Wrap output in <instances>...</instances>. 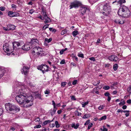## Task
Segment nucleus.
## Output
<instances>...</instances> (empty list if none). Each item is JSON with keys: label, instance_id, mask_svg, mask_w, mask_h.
I'll return each instance as SVG.
<instances>
[{"label": "nucleus", "instance_id": "obj_1", "mask_svg": "<svg viewBox=\"0 0 131 131\" xmlns=\"http://www.w3.org/2000/svg\"><path fill=\"white\" fill-rule=\"evenodd\" d=\"M20 86H15L14 92L17 95L15 99L20 105H23L24 107H30L33 104V96H29L28 94L24 92L25 89L23 91Z\"/></svg>", "mask_w": 131, "mask_h": 131}, {"label": "nucleus", "instance_id": "obj_2", "mask_svg": "<svg viewBox=\"0 0 131 131\" xmlns=\"http://www.w3.org/2000/svg\"><path fill=\"white\" fill-rule=\"evenodd\" d=\"M20 86H15L14 92L17 95L15 99L20 105H23L24 107H30L33 104V96H29L28 94L24 92L25 89L23 91Z\"/></svg>", "mask_w": 131, "mask_h": 131}, {"label": "nucleus", "instance_id": "obj_3", "mask_svg": "<svg viewBox=\"0 0 131 131\" xmlns=\"http://www.w3.org/2000/svg\"><path fill=\"white\" fill-rule=\"evenodd\" d=\"M13 49H12L9 46L8 43L4 44L3 46V48L4 51L7 53V55L8 56L13 55L15 54L14 52L13 53L14 51V50H15L17 46L19 47L20 45V43L17 42H15L13 43Z\"/></svg>", "mask_w": 131, "mask_h": 131}, {"label": "nucleus", "instance_id": "obj_4", "mask_svg": "<svg viewBox=\"0 0 131 131\" xmlns=\"http://www.w3.org/2000/svg\"><path fill=\"white\" fill-rule=\"evenodd\" d=\"M118 14L120 16L124 18L128 17L130 15V12L128 8L124 5L120 6Z\"/></svg>", "mask_w": 131, "mask_h": 131}, {"label": "nucleus", "instance_id": "obj_5", "mask_svg": "<svg viewBox=\"0 0 131 131\" xmlns=\"http://www.w3.org/2000/svg\"><path fill=\"white\" fill-rule=\"evenodd\" d=\"M99 10L104 11L102 12V13L105 16H107L111 12V7L107 4L105 5L103 3L99 4L98 6Z\"/></svg>", "mask_w": 131, "mask_h": 131}, {"label": "nucleus", "instance_id": "obj_6", "mask_svg": "<svg viewBox=\"0 0 131 131\" xmlns=\"http://www.w3.org/2000/svg\"><path fill=\"white\" fill-rule=\"evenodd\" d=\"M5 105L6 110L8 111L9 110L10 111H13L14 113H16L20 110V108L19 107L9 103L6 104Z\"/></svg>", "mask_w": 131, "mask_h": 131}, {"label": "nucleus", "instance_id": "obj_7", "mask_svg": "<svg viewBox=\"0 0 131 131\" xmlns=\"http://www.w3.org/2000/svg\"><path fill=\"white\" fill-rule=\"evenodd\" d=\"M43 49L39 47H34L32 50V53L34 55H39L42 52Z\"/></svg>", "mask_w": 131, "mask_h": 131}, {"label": "nucleus", "instance_id": "obj_8", "mask_svg": "<svg viewBox=\"0 0 131 131\" xmlns=\"http://www.w3.org/2000/svg\"><path fill=\"white\" fill-rule=\"evenodd\" d=\"M87 10H89V8L87 7V6H81L80 8V15L81 17L83 18H85V16H84L83 17H82L85 14V13Z\"/></svg>", "mask_w": 131, "mask_h": 131}, {"label": "nucleus", "instance_id": "obj_9", "mask_svg": "<svg viewBox=\"0 0 131 131\" xmlns=\"http://www.w3.org/2000/svg\"><path fill=\"white\" fill-rule=\"evenodd\" d=\"M81 5V3L80 2L78 1H74L71 3L69 7L70 9L73 8H78Z\"/></svg>", "mask_w": 131, "mask_h": 131}, {"label": "nucleus", "instance_id": "obj_10", "mask_svg": "<svg viewBox=\"0 0 131 131\" xmlns=\"http://www.w3.org/2000/svg\"><path fill=\"white\" fill-rule=\"evenodd\" d=\"M48 66L46 65H42L38 66L37 69L42 71L43 73L48 71Z\"/></svg>", "mask_w": 131, "mask_h": 131}, {"label": "nucleus", "instance_id": "obj_11", "mask_svg": "<svg viewBox=\"0 0 131 131\" xmlns=\"http://www.w3.org/2000/svg\"><path fill=\"white\" fill-rule=\"evenodd\" d=\"M31 44L30 42H26L22 47V49L25 50H29L31 47Z\"/></svg>", "mask_w": 131, "mask_h": 131}, {"label": "nucleus", "instance_id": "obj_12", "mask_svg": "<svg viewBox=\"0 0 131 131\" xmlns=\"http://www.w3.org/2000/svg\"><path fill=\"white\" fill-rule=\"evenodd\" d=\"M41 14L42 16H43V17L44 18V19H45V20L44 21L45 23H48L51 22V20L50 18L48 17L46 14V13H43Z\"/></svg>", "mask_w": 131, "mask_h": 131}, {"label": "nucleus", "instance_id": "obj_13", "mask_svg": "<svg viewBox=\"0 0 131 131\" xmlns=\"http://www.w3.org/2000/svg\"><path fill=\"white\" fill-rule=\"evenodd\" d=\"M108 59L112 61H116L118 59L117 56L115 55H111L108 57Z\"/></svg>", "mask_w": 131, "mask_h": 131}, {"label": "nucleus", "instance_id": "obj_14", "mask_svg": "<svg viewBox=\"0 0 131 131\" xmlns=\"http://www.w3.org/2000/svg\"><path fill=\"white\" fill-rule=\"evenodd\" d=\"M29 68L27 66H24L23 69L21 70L22 74H24L25 75H26L28 72Z\"/></svg>", "mask_w": 131, "mask_h": 131}, {"label": "nucleus", "instance_id": "obj_15", "mask_svg": "<svg viewBox=\"0 0 131 131\" xmlns=\"http://www.w3.org/2000/svg\"><path fill=\"white\" fill-rule=\"evenodd\" d=\"M5 71V70L3 67H0V79L3 76Z\"/></svg>", "mask_w": 131, "mask_h": 131}, {"label": "nucleus", "instance_id": "obj_16", "mask_svg": "<svg viewBox=\"0 0 131 131\" xmlns=\"http://www.w3.org/2000/svg\"><path fill=\"white\" fill-rule=\"evenodd\" d=\"M18 14L16 12H10L8 14V16L10 17H13L15 16L18 15Z\"/></svg>", "mask_w": 131, "mask_h": 131}, {"label": "nucleus", "instance_id": "obj_17", "mask_svg": "<svg viewBox=\"0 0 131 131\" xmlns=\"http://www.w3.org/2000/svg\"><path fill=\"white\" fill-rule=\"evenodd\" d=\"M125 2V0H116L115 2H113V4L115 3H117V4H121L122 3H124Z\"/></svg>", "mask_w": 131, "mask_h": 131}, {"label": "nucleus", "instance_id": "obj_18", "mask_svg": "<svg viewBox=\"0 0 131 131\" xmlns=\"http://www.w3.org/2000/svg\"><path fill=\"white\" fill-rule=\"evenodd\" d=\"M9 31L10 30H14L15 29V26L14 25L9 24L7 25Z\"/></svg>", "mask_w": 131, "mask_h": 131}, {"label": "nucleus", "instance_id": "obj_19", "mask_svg": "<svg viewBox=\"0 0 131 131\" xmlns=\"http://www.w3.org/2000/svg\"><path fill=\"white\" fill-rule=\"evenodd\" d=\"M115 22L116 23L121 24H123L124 23V21L122 19L119 20H115Z\"/></svg>", "mask_w": 131, "mask_h": 131}, {"label": "nucleus", "instance_id": "obj_20", "mask_svg": "<svg viewBox=\"0 0 131 131\" xmlns=\"http://www.w3.org/2000/svg\"><path fill=\"white\" fill-rule=\"evenodd\" d=\"M79 126V123H77L75 124V123H73L71 125V126L72 128H74L75 129H77Z\"/></svg>", "mask_w": 131, "mask_h": 131}, {"label": "nucleus", "instance_id": "obj_21", "mask_svg": "<svg viewBox=\"0 0 131 131\" xmlns=\"http://www.w3.org/2000/svg\"><path fill=\"white\" fill-rule=\"evenodd\" d=\"M74 114L75 116H80L81 115L82 113H79L77 110H76L74 112Z\"/></svg>", "mask_w": 131, "mask_h": 131}, {"label": "nucleus", "instance_id": "obj_22", "mask_svg": "<svg viewBox=\"0 0 131 131\" xmlns=\"http://www.w3.org/2000/svg\"><path fill=\"white\" fill-rule=\"evenodd\" d=\"M91 116V115L90 114H84L82 118L83 119H85Z\"/></svg>", "mask_w": 131, "mask_h": 131}, {"label": "nucleus", "instance_id": "obj_23", "mask_svg": "<svg viewBox=\"0 0 131 131\" xmlns=\"http://www.w3.org/2000/svg\"><path fill=\"white\" fill-rule=\"evenodd\" d=\"M100 83V81H96L93 82V85L95 86H96L99 85Z\"/></svg>", "mask_w": 131, "mask_h": 131}, {"label": "nucleus", "instance_id": "obj_24", "mask_svg": "<svg viewBox=\"0 0 131 131\" xmlns=\"http://www.w3.org/2000/svg\"><path fill=\"white\" fill-rule=\"evenodd\" d=\"M38 40L36 39H31L30 44H33L34 43H37Z\"/></svg>", "mask_w": 131, "mask_h": 131}, {"label": "nucleus", "instance_id": "obj_25", "mask_svg": "<svg viewBox=\"0 0 131 131\" xmlns=\"http://www.w3.org/2000/svg\"><path fill=\"white\" fill-rule=\"evenodd\" d=\"M89 103V102L88 101H87L85 102H82L81 104L82 107H85V106L88 104Z\"/></svg>", "mask_w": 131, "mask_h": 131}, {"label": "nucleus", "instance_id": "obj_26", "mask_svg": "<svg viewBox=\"0 0 131 131\" xmlns=\"http://www.w3.org/2000/svg\"><path fill=\"white\" fill-rule=\"evenodd\" d=\"M78 32L76 30L74 31L72 33V34L74 37H75L78 34H79Z\"/></svg>", "mask_w": 131, "mask_h": 131}, {"label": "nucleus", "instance_id": "obj_27", "mask_svg": "<svg viewBox=\"0 0 131 131\" xmlns=\"http://www.w3.org/2000/svg\"><path fill=\"white\" fill-rule=\"evenodd\" d=\"M50 122V120H48L46 121H44L43 124H42V125L43 126H44L45 125H46L48 123H49Z\"/></svg>", "mask_w": 131, "mask_h": 131}, {"label": "nucleus", "instance_id": "obj_28", "mask_svg": "<svg viewBox=\"0 0 131 131\" xmlns=\"http://www.w3.org/2000/svg\"><path fill=\"white\" fill-rule=\"evenodd\" d=\"M118 65L117 64H115L113 66V69L115 71L118 68Z\"/></svg>", "mask_w": 131, "mask_h": 131}, {"label": "nucleus", "instance_id": "obj_29", "mask_svg": "<svg viewBox=\"0 0 131 131\" xmlns=\"http://www.w3.org/2000/svg\"><path fill=\"white\" fill-rule=\"evenodd\" d=\"M52 40L51 38H49V39L47 38H46L45 39V42H47L48 43H49Z\"/></svg>", "mask_w": 131, "mask_h": 131}, {"label": "nucleus", "instance_id": "obj_30", "mask_svg": "<svg viewBox=\"0 0 131 131\" xmlns=\"http://www.w3.org/2000/svg\"><path fill=\"white\" fill-rule=\"evenodd\" d=\"M106 115L103 116L100 118L99 119V120L100 121L102 120H105L106 119Z\"/></svg>", "mask_w": 131, "mask_h": 131}, {"label": "nucleus", "instance_id": "obj_31", "mask_svg": "<svg viewBox=\"0 0 131 131\" xmlns=\"http://www.w3.org/2000/svg\"><path fill=\"white\" fill-rule=\"evenodd\" d=\"M67 48H65L64 49H62L60 52V54H63L64 52L65 51L67 50Z\"/></svg>", "mask_w": 131, "mask_h": 131}, {"label": "nucleus", "instance_id": "obj_32", "mask_svg": "<svg viewBox=\"0 0 131 131\" xmlns=\"http://www.w3.org/2000/svg\"><path fill=\"white\" fill-rule=\"evenodd\" d=\"M103 88L105 90H107L110 89V87L108 86L105 85L103 87Z\"/></svg>", "mask_w": 131, "mask_h": 131}, {"label": "nucleus", "instance_id": "obj_33", "mask_svg": "<svg viewBox=\"0 0 131 131\" xmlns=\"http://www.w3.org/2000/svg\"><path fill=\"white\" fill-rule=\"evenodd\" d=\"M67 32V30L66 29H65L64 30H62V31L61 32V34L62 35H63L64 34L66 33Z\"/></svg>", "mask_w": 131, "mask_h": 131}, {"label": "nucleus", "instance_id": "obj_34", "mask_svg": "<svg viewBox=\"0 0 131 131\" xmlns=\"http://www.w3.org/2000/svg\"><path fill=\"white\" fill-rule=\"evenodd\" d=\"M78 57H81L82 58H84V54L83 53H81V52L78 53Z\"/></svg>", "mask_w": 131, "mask_h": 131}, {"label": "nucleus", "instance_id": "obj_35", "mask_svg": "<svg viewBox=\"0 0 131 131\" xmlns=\"http://www.w3.org/2000/svg\"><path fill=\"white\" fill-rule=\"evenodd\" d=\"M55 124L56 125V128H58L60 126V125L57 121H56L55 122Z\"/></svg>", "mask_w": 131, "mask_h": 131}, {"label": "nucleus", "instance_id": "obj_36", "mask_svg": "<svg viewBox=\"0 0 131 131\" xmlns=\"http://www.w3.org/2000/svg\"><path fill=\"white\" fill-rule=\"evenodd\" d=\"M97 0H89V2L91 4H93V3L97 1Z\"/></svg>", "mask_w": 131, "mask_h": 131}, {"label": "nucleus", "instance_id": "obj_37", "mask_svg": "<svg viewBox=\"0 0 131 131\" xmlns=\"http://www.w3.org/2000/svg\"><path fill=\"white\" fill-rule=\"evenodd\" d=\"M67 84V82H62L61 83V85L62 87H64Z\"/></svg>", "mask_w": 131, "mask_h": 131}, {"label": "nucleus", "instance_id": "obj_38", "mask_svg": "<svg viewBox=\"0 0 131 131\" xmlns=\"http://www.w3.org/2000/svg\"><path fill=\"white\" fill-rule=\"evenodd\" d=\"M49 30L50 31L54 32H55L56 31V29H53L52 28H49Z\"/></svg>", "mask_w": 131, "mask_h": 131}, {"label": "nucleus", "instance_id": "obj_39", "mask_svg": "<svg viewBox=\"0 0 131 131\" xmlns=\"http://www.w3.org/2000/svg\"><path fill=\"white\" fill-rule=\"evenodd\" d=\"M44 92L45 94H48L50 93V92L48 89H47Z\"/></svg>", "mask_w": 131, "mask_h": 131}, {"label": "nucleus", "instance_id": "obj_40", "mask_svg": "<svg viewBox=\"0 0 131 131\" xmlns=\"http://www.w3.org/2000/svg\"><path fill=\"white\" fill-rule=\"evenodd\" d=\"M127 91L129 93H131V87L130 86L127 89Z\"/></svg>", "mask_w": 131, "mask_h": 131}, {"label": "nucleus", "instance_id": "obj_41", "mask_svg": "<svg viewBox=\"0 0 131 131\" xmlns=\"http://www.w3.org/2000/svg\"><path fill=\"white\" fill-rule=\"evenodd\" d=\"M71 99V100H76V99L75 98V96L74 95H72L71 96H70Z\"/></svg>", "mask_w": 131, "mask_h": 131}, {"label": "nucleus", "instance_id": "obj_42", "mask_svg": "<svg viewBox=\"0 0 131 131\" xmlns=\"http://www.w3.org/2000/svg\"><path fill=\"white\" fill-rule=\"evenodd\" d=\"M93 125V124L92 123H91L88 126V130Z\"/></svg>", "mask_w": 131, "mask_h": 131}, {"label": "nucleus", "instance_id": "obj_43", "mask_svg": "<svg viewBox=\"0 0 131 131\" xmlns=\"http://www.w3.org/2000/svg\"><path fill=\"white\" fill-rule=\"evenodd\" d=\"M41 127V125H38L35 126L34 128H40Z\"/></svg>", "mask_w": 131, "mask_h": 131}, {"label": "nucleus", "instance_id": "obj_44", "mask_svg": "<svg viewBox=\"0 0 131 131\" xmlns=\"http://www.w3.org/2000/svg\"><path fill=\"white\" fill-rule=\"evenodd\" d=\"M40 120V118L38 117L36 118L35 120V121L36 122H39Z\"/></svg>", "mask_w": 131, "mask_h": 131}, {"label": "nucleus", "instance_id": "obj_45", "mask_svg": "<svg viewBox=\"0 0 131 131\" xmlns=\"http://www.w3.org/2000/svg\"><path fill=\"white\" fill-rule=\"evenodd\" d=\"M65 63V60L64 59L62 60L60 62V64H64Z\"/></svg>", "mask_w": 131, "mask_h": 131}, {"label": "nucleus", "instance_id": "obj_46", "mask_svg": "<svg viewBox=\"0 0 131 131\" xmlns=\"http://www.w3.org/2000/svg\"><path fill=\"white\" fill-rule=\"evenodd\" d=\"M5 9V7H4L1 6L0 7V10L2 11H4Z\"/></svg>", "mask_w": 131, "mask_h": 131}, {"label": "nucleus", "instance_id": "obj_47", "mask_svg": "<svg viewBox=\"0 0 131 131\" xmlns=\"http://www.w3.org/2000/svg\"><path fill=\"white\" fill-rule=\"evenodd\" d=\"M125 103V102L124 101H122V100L121 101V102L119 103V105H123Z\"/></svg>", "mask_w": 131, "mask_h": 131}, {"label": "nucleus", "instance_id": "obj_48", "mask_svg": "<svg viewBox=\"0 0 131 131\" xmlns=\"http://www.w3.org/2000/svg\"><path fill=\"white\" fill-rule=\"evenodd\" d=\"M104 94L105 96H108V97L109 96V95H110V94L108 92L105 93H104Z\"/></svg>", "mask_w": 131, "mask_h": 131}, {"label": "nucleus", "instance_id": "obj_49", "mask_svg": "<svg viewBox=\"0 0 131 131\" xmlns=\"http://www.w3.org/2000/svg\"><path fill=\"white\" fill-rule=\"evenodd\" d=\"M89 59L90 60H92L93 61H95V58L94 57L90 58Z\"/></svg>", "mask_w": 131, "mask_h": 131}, {"label": "nucleus", "instance_id": "obj_50", "mask_svg": "<svg viewBox=\"0 0 131 131\" xmlns=\"http://www.w3.org/2000/svg\"><path fill=\"white\" fill-rule=\"evenodd\" d=\"M35 11L33 9H31L29 10V13L31 14H32Z\"/></svg>", "mask_w": 131, "mask_h": 131}, {"label": "nucleus", "instance_id": "obj_51", "mask_svg": "<svg viewBox=\"0 0 131 131\" xmlns=\"http://www.w3.org/2000/svg\"><path fill=\"white\" fill-rule=\"evenodd\" d=\"M48 25H46L44 26L43 27V28L45 30L46 29L48 28Z\"/></svg>", "mask_w": 131, "mask_h": 131}, {"label": "nucleus", "instance_id": "obj_52", "mask_svg": "<svg viewBox=\"0 0 131 131\" xmlns=\"http://www.w3.org/2000/svg\"><path fill=\"white\" fill-rule=\"evenodd\" d=\"M41 10H42L41 14L43 13H46L45 9V8H43L42 7V8Z\"/></svg>", "mask_w": 131, "mask_h": 131}, {"label": "nucleus", "instance_id": "obj_53", "mask_svg": "<svg viewBox=\"0 0 131 131\" xmlns=\"http://www.w3.org/2000/svg\"><path fill=\"white\" fill-rule=\"evenodd\" d=\"M103 105H100L99 107V109L100 110H101L103 108Z\"/></svg>", "mask_w": 131, "mask_h": 131}, {"label": "nucleus", "instance_id": "obj_54", "mask_svg": "<svg viewBox=\"0 0 131 131\" xmlns=\"http://www.w3.org/2000/svg\"><path fill=\"white\" fill-rule=\"evenodd\" d=\"M90 122V121L89 120H88L87 121H86V122L84 124V125H87Z\"/></svg>", "mask_w": 131, "mask_h": 131}, {"label": "nucleus", "instance_id": "obj_55", "mask_svg": "<svg viewBox=\"0 0 131 131\" xmlns=\"http://www.w3.org/2000/svg\"><path fill=\"white\" fill-rule=\"evenodd\" d=\"M77 80H75L73 82L72 84L73 85L76 84L77 83Z\"/></svg>", "mask_w": 131, "mask_h": 131}, {"label": "nucleus", "instance_id": "obj_56", "mask_svg": "<svg viewBox=\"0 0 131 131\" xmlns=\"http://www.w3.org/2000/svg\"><path fill=\"white\" fill-rule=\"evenodd\" d=\"M3 29L5 31H9L8 27H3Z\"/></svg>", "mask_w": 131, "mask_h": 131}, {"label": "nucleus", "instance_id": "obj_57", "mask_svg": "<svg viewBox=\"0 0 131 131\" xmlns=\"http://www.w3.org/2000/svg\"><path fill=\"white\" fill-rule=\"evenodd\" d=\"M3 112V110L0 107V116L2 114Z\"/></svg>", "mask_w": 131, "mask_h": 131}, {"label": "nucleus", "instance_id": "obj_58", "mask_svg": "<svg viewBox=\"0 0 131 131\" xmlns=\"http://www.w3.org/2000/svg\"><path fill=\"white\" fill-rule=\"evenodd\" d=\"M103 131H107V129L104 126H103Z\"/></svg>", "mask_w": 131, "mask_h": 131}, {"label": "nucleus", "instance_id": "obj_59", "mask_svg": "<svg viewBox=\"0 0 131 131\" xmlns=\"http://www.w3.org/2000/svg\"><path fill=\"white\" fill-rule=\"evenodd\" d=\"M38 18H40L41 20H43L44 19V18L43 17L41 16H38Z\"/></svg>", "mask_w": 131, "mask_h": 131}, {"label": "nucleus", "instance_id": "obj_60", "mask_svg": "<svg viewBox=\"0 0 131 131\" xmlns=\"http://www.w3.org/2000/svg\"><path fill=\"white\" fill-rule=\"evenodd\" d=\"M52 104L53 105L54 108H55L56 106H55V102L54 101H52Z\"/></svg>", "mask_w": 131, "mask_h": 131}, {"label": "nucleus", "instance_id": "obj_61", "mask_svg": "<svg viewBox=\"0 0 131 131\" xmlns=\"http://www.w3.org/2000/svg\"><path fill=\"white\" fill-rule=\"evenodd\" d=\"M127 103H128V104L131 103V100L129 99V100H127Z\"/></svg>", "mask_w": 131, "mask_h": 131}, {"label": "nucleus", "instance_id": "obj_62", "mask_svg": "<svg viewBox=\"0 0 131 131\" xmlns=\"http://www.w3.org/2000/svg\"><path fill=\"white\" fill-rule=\"evenodd\" d=\"M122 108L124 109L125 110L127 108V106L126 105H124L122 107Z\"/></svg>", "mask_w": 131, "mask_h": 131}, {"label": "nucleus", "instance_id": "obj_63", "mask_svg": "<svg viewBox=\"0 0 131 131\" xmlns=\"http://www.w3.org/2000/svg\"><path fill=\"white\" fill-rule=\"evenodd\" d=\"M100 39H97V41L96 42L97 44H98V43H99L100 42Z\"/></svg>", "mask_w": 131, "mask_h": 131}, {"label": "nucleus", "instance_id": "obj_64", "mask_svg": "<svg viewBox=\"0 0 131 131\" xmlns=\"http://www.w3.org/2000/svg\"><path fill=\"white\" fill-rule=\"evenodd\" d=\"M71 64L73 65V66H74L76 67V64L73 62H72L71 63Z\"/></svg>", "mask_w": 131, "mask_h": 131}]
</instances>
